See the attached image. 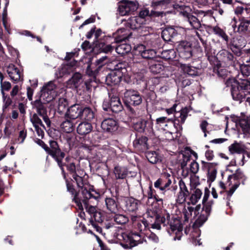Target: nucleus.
Wrapping results in <instances>:
<instances>
[{"label": "nucleus", "instance_id": "nucleus-38", "mask_svg": "<svg viewBox=\"0 0 250 250\" xmlns=\"http://www.w3.org/2000/svg\"><path fill=\"white\" fill-rule=\"evenodd\" d=\"M229 150L230 153L231 154H240L244 152V148L243 145L237 142H235L233 144H231L229 147Z\"/></svg>", "mask_w": 250, "mask_h": 250}, {"label": "nucleus", "instance_id": "nucleus-5", "mask_svg": "<svg viewBox=\"0 0 250 250\" xmlns=\"http://www.w3.org/2000/svg\"><path fill=\"white\" fill-rule=\"evenodd\" d=\"M226 84L228 87H231V95L234 101L241 103L245 99L247 94L245 91L241 90L239 87H236L237 81L234 78L228 79L226 82Z\"/></svg>", "mask_w": 250, "mask_h": 250}, {"label": "nucleus", "instance_id": "nucleus-47", "mask_svg": "<svg viewBox=\"0 0 250 250\" xmlns=\"http://www.w3.org/2000/svg\"><path fill=\"white\" fill-rule=\"evenodd\" d=\"M146 157L148 161L152 164H156L160 160V158L155 151H148Z\"/></svg>", "mask_w": 250, "mask_h": 250}, {"label": "nucleus", "instance_id": "nucleus-42", "mask_svg": "<svg viewBox=\"0 0 250 250\" xmlns=\"http://www.w3.org/2000/svg\"><path fill=\"white\" fill-rule=\"evenodd\" d=\"M82 80V75L79 73H75L72 77L68 81V84H71L75 87H77L80 83Z\"/></svg>", "mask_w": 250, "mask_h": 250}, {"label": "nucleus", "instance_id": "nucleus-22", "mask_svg": "<svg viewBox=\"0 0 250 250\" xmlns=\"http://www.w3.org/2000/svg\"><path fill=\"white\" fill-rule=\"evenodd\" d=\"M122 75L120 71H112L106 77L105 82L107 85H115L121 81Z\"/></svg>", "mask_w": 250, "mask_h": 250}, {"label": "nucleus", "instance_id": "nucleus-62", "mask_svg": "<svg viewBox=\"0 0 250 250\" xmlns=\"http://www.w3.org/2000/svg\"><path fill=\"white\" fill-rule=\"evenodd\" d=\"M179 186L180 188V192H183L184 193H188V188L186 186L185 182L183 180L179 181Z\"/></svg>", "mask_w": 250, "mask_h": 250}, {"label": "nucleus", "instance_id": "nucleus-57", "mask_svg": "<svg viewBox=\"0 0 250 250\" xmlns=\"http://www.w3.org/2000/svg\"><path fill=\"white\" fill-rule=\"evenodd\" d=\"M189 168L191 174H196L199 171V164L195 161L192 160L190 162Z\"/></svg>", "mask_w": 250, "mask_h": 250}, {"label": "nucleus", "instance_id": "nucleus-27", "mask_svg": "<svg viewBox=\"0 0 250 250\" xmlns=\"http://www.w3.org/2000/svg\"><path fill=\"white\" fill-rule=\"evenodd\" d=\"M217 56L222 62H224L227 64H229L232 63L233 56L232 54L228 51L226 50H222L219 52Z\"/></svg>", "mask_w": 250, "mask_h": 250}, {"label": "nucleus", "instance_id": "nucleus-15", "mask_svg": "<svg viewBox=\"0 0 250 250\" xmlns=\"http://www.w3.org/2000/svg\"><path fill=\"white\" fill-rule=\"evenodd\" d=\"M103 108L105 110H108L110 108L113 112H119L122 110L123 106L121 104L120 100L118 97H112L110 100V103L109 106L106 105V102H104L103 103Z\"/></svg>", "mask_w": 250, "mask_h": 250}, {"label": "nucleus", "instance_id": "nucleus-25", "mask_svg": "<svg viewBox=\"0 0 250 250\" xmlns=\"http://www.w3.org/2000/svg\"><path fill=\"white\" fill-rule=\"evenodd\" d=\"M76 62L74 61L70 63H67L62 65L61 67L58 68V74H57V75H58L59 77H61L65 74H69L70 73L74 72V66L76 64Z\"/></svg>", "mask_w": 250, "mask_h": 250}, {"label": "nucleus", "instance_id": "nucleus-6", "mask_svg": "<svg viewBox=\"0 0 250 250\" xmlns=\"http://www.w3.org/2000/svg\"><path fill=\"white\" fill-rule=\"evenodd\" d=\"M189 111V109L186 107L176 112L174 114V127L177 131L182 129V125L185 122Z\"/></svg>", "mask_w": 250, "mask_h": 250}, {"label": "nucleus", "instance_id": "nucleus-46", "mask_svg": "<svg viewBox=\"0 0 250 250\" xmlns=\"http://www.w3.org/2000/svg\"><path fill=\"white\" fill-rule=\"evenodd\" d=\"M234 12L237 15H242V18H245L247 16L250 17V8L238 6L235 9Z\"/></svg>", "mask_w": 250, "mask_h": 250}, {"label": "nucleus", "instance_id": "nucleus-51", "mask_svg": "<svg viewBox=\"0 0 250 250\" xmlns=\"http://www.w3.org/2000/svg\"><path fill=\"white\" fill-rule=\"evenodd\" d=\"M114 221L118 224L123 225L128 222L127 216L123 214H116L114 217Z\"/></svg>", "mask_w": 250, "mask_h": 250}, {"label": "nucleus", "instance_id": "nucleus-39", "mask_svg": "<svg viewBox=\"0 0 250 250\" xmlns=\"http://www.w3.org/2000/svg\"><path fill=\"white\" fill-rule=\"evenodd\" d=\"M117 34L118 36L116 38L117 42H121L128 39L131 34L125 28H121L117 30Z\"/></svg>", "mask_w": 250, "mask_h": 250}, {"label": "nucleus", "instance_id": "nucleus-61", "mask_svg": "<svg viewBox=\"0 0 250 250\" xmlns=\"http://www.w3.org/2000/svg\"><path fill=\"white\" fill-rule=\"evenodd\" d=\"M99 46L101 48L102 50L105 53L110 52L113 49V47H112L111 45L105 44L103 43H100Z\"/></svg>", "mask_w": 250, "mask_h": 250}, {"label": "nucleus", "instance_id": "nucleus-18", "mask_svg": "<svg viewBox=\"0 0 250 250\" xmlns=\"http://www.w3.org/2000/svg\"><path fill=\"white\" fill-rule=\"evenodd\" d=\"M82 107L78 104L71 105L67 110L65 118L75 120L81 116Z\"/></svg>", "mask_w": 250, "mask_h": 250}, {"label": "nucleus", "instance_id": "nucleus-20", "mask_svg": "<svg viewBox=\"0 0 250 250\" xmlns=\"http://www.w3.org/2000/svg\"><path fill=\"white\" fill-rule=\"evenodd\" d=\"M153 123L151 122H147L145 120H141L133 125L134 128L138 132H144L145 130L147 132L152 131Z\"/></svg>", "mask_w": 250, "mask_h": 250}, {"label": "nucleus", "instance_id": "nucleus-31", "mask_svg": "<svg viewBox=\"0 0 250 250\" xmlns=\"http://www.w3.org/2000/svg\"><path fill=\"white\" fill-rule=\"evenodd\" d=\"M145 20L139 16L132 17L127 21V23L130 27L133 29L139 28L144 22Z\"/></svg>", "mask_w": 250, "mask_h": 250}, {"label": "nucleus", "instance_id": "nucleus-14", "mask_svg": "<svg viewBox=\"0 0 250 250\" xmlns=\"http://www.w3.org/2000/svg\"><path fill=\"white\" fill-rule=\"evenodd\" d=\"M232 27L234 30H236L239 33H245L250 28V20H246L245 18H242L240 20V23L237 27L236 20L234 18L232 20L230 23Z\"/></svg>", "mask_w": 250, "mask_h": 250}, {"label": "nucleus", "instance_id": "nucleus-60", "mask_svg": "<svg viewBox=\"0 0 250 250\" xmlns=\"http://www.w3.org/2000/svg\"><path fill=\"white\" fill-rule=\"evenodd\" d=\"M188 193H184L183 192H179L176 198V202L179 204L185 203Z\"/></svg>", "mask_w": 250, "mask_h": 250}, {"label": "nucleus", "instance_id": "nucleus-52", "mask_svg": "<svg viewBox=\"0 0 250 250\" xmlns=\"http://www.w3.org/2000/svg\"><path fill=\"white\" fill-rule=\"evenodd\" d=\"M246 179L245 175L240 169H237L234 174L230 175L228 177V181H230L231 179L235 180L239 179L246 180Z\"/></svg>", "mask_w": 250, "mask_h": 250}, {"label": "nucleus", "instance_id": "nucleus-53", "mask_svg": "<svg viewBox=\"0 0 250 250\" xmlns=\"http://www.w3.org/2000/svg\"><path fill=\"white\" fill-rule=\"evenodd\" d=\"M182 68L185 73H187L189 75L195 76L197 74L196 69L194 67H191L189 65L186 64L183 65L182 66Z\"/></svg>", "mask_w": 250, "mask_h": 250}, {"label": "nucleus", "instance_id": "nucleus-50", "mask_svg": "<svg viewBox=\"0 0 250 250\" xmlns=\"http://www.w3.org/2000/svg\"><path fill=\"white\" fill-rule=\"evenodd\" d=\"M236 87L246 93L247 91L250 90V82L247 80H242L240 82H237Z\"/></svg>", "mask_w": 250, "mask_h": 250}, {"label": "nucleus", "instance_id": "nucleus-3", "mask_svg": "<svg viewBox=\"0 0 250 250\" xmlns=\"http://www.w3.org/2000/svg\"><path fill=\"white\" fill-rule=\"evenodd\" d=\"M72 177L76 181L78 187L82 188V194L84 198L91 199L93 198L96 199V197L92 193L94 191L87 184L88 175L86 174L83 170L78 169V173L73 174Z\"/></svg>", "mask_w": 250, "mask_h": 250}, {"label": "nucleus", "instance_id": "nucleus-24", "mask_svg": "<svg viewBox=\"0 0 250 250\" xmlns=\"http://www.w3.org/2000/svg\"><path fill=\"white\" fill-rule=\"evenodd\" d=\"M6 71L9 76L12 80L17 82L21 79V72L14 64H9L7 67Z\"/></svg>", "mask_w": 250, "mask_h": 250}, {"label": "nucleus", "instance_id": "nucleus-9", "mask_svg": "<svg viewBox=\"0 0 250 250\" xmlns=\"http://www.w3.org/2000/svg\"><path fill=\"white\" fill-rule=\"evenodd\" d=\"M140 205V202L133 198H125L122 201L123 209L128 212L136 213Z\"/></svg>", "mask_w": 250, "mask_h": 250}, {"label": "nucleus", "instance_id": "nucleus-16", "mask_svg": "<svg viewBox=\"0 0 250 250\" xmlns=\"http://www.w3.org/2000/svg\"><path fill=\"white\" fill-rule=\"evenodd\" d=\"M200 209V207L199 206L195 208L190 206L185 207L183 211L184 221L188 222L189 219L195 218L199 213Z\"/></svg>", "mask_w": 250, "mask_h": 250}, {"label": "nucleus", "instance_id": "nucleus-23", "mask_svg": "<svg viewBox=\"0 0 250 250\" xmlns=\"http://www.w3.org/2000/svg\"><path fill=\"white\" fill-rule=\"evenodd\" d=\"M102 129L107 132H112L117 129L116 122L112 119H107L104 120L101 124Z\"/></svg>", "mask_w": 250, "mask_h": 250}, {"label": "nucleus", "instance_id": "nucleus-34", "mask_svg": "<svg viewBox=\"0 0 250 250\" xmlns=\"http://www.w3.org/2000/svg\"><path fill=\"white\" fill-rule=\"evenodd\" d=\"M73 120L66 118L65 120L62 122L61 125V127L64 131L67 133H70L73 131L74 124L73 123Z\"/></svg>", "mask_w": 250, "mask_h": 250}, {"label": "nucleus", "instance_id": "nucleus-35", "mask_svg": "<svg viewBox=\"0 0 250 250\" xmlns=\"http://www.w3.org/2000/svg\"><path fill=\"white\" fill-rule=\"evenodd\" d=\"M81 117L86 121H91L95 118V113L91 108L86 107L82 108Z\"/></svg>", "mask_w": 250, "mask_h": 250}, {"label": "nucleus", "instance_id": "nucleus-44", "mask_svg": "<svg viewBox=\"0 0 250 250\" xmlns=\"http://www.w3.org/2000/svg\"><path fill=\"white\" fill-rule=\"evenodd\" d=\"M70 158L69 157H66L65 159V161L67 163V164H64L63 163H62L63 165V167L65 165L66 166V167H67V169L70 172V173H72L73 174H74L75 173H78V170L76 171V166H75V164L74 162H71L70 161ZM63 170H64V168L63 167ZM62 173H64V172H62Z\"/></svg>", "mask_w": 250, "mask_h": 250}, {"label": "nucleus", "instance_id": "nucleus-32", "mask_svg": "<svg viewBox=\"0 0 250 250\" xmlns=\"http://www.w3.org/2000/svg\"><path fill=\"white\" fill-rule=\"evenodd\" d=\"M205 167L208 170V179L211 182H213L216 178L217 169L215 167V165L214 163H206Z\"/></svg>", "mask_w": 250, "mask_h": 250}, {"label": "nucleus", "instance_id": "nucleus-12", "mask_svg": "<svg viewBox=\"0 0 250 250\" xmlns=\"http://www.w3.org/2000/svg\"><path fill=\"white\" fill-rule=\"evenodd\" d=\"M156 126L159 130H170L174 127L173 120L165 117L158 118L156 120Z\"/></svg>", "mask_w": 250, "mask_h": 250}, {"label": "nucleus", "instance_id": "nucleus-59", "mask_svg": "<svg viewBox=\"0 0 250 250\" xmlns=\"http://www.w3.org/2000/svg\"><path fill=\"white\" fill-rule=\"evenodd\" d=\"M213 204V201L212 200H209L205 203H203V208L202 210L205 211V212H206L208 214H210L211 207Z\"/></svg>", "mask_w": 250, "mask_h": 250}, {"label": "nucleus", "instance_id": "nucleus-56", "mask_svg": "<svg viewBox=\"0 0 250 250\" xmlns=\"http://www.w3.org/2000/svg\"><path fill=\"white\" fill-rule=\"evenodd\" d=\"M196 174H190V183L192 187H196L200 184L199 178Z\"/></svg>", "mask_w": 250, "mask_h": 250}, {"label": "nucleus", "instance_id": "nucleus-49", "mask_svg": "<svg viewBox=\"0 0 250 250\" xmlns=\"http://www.w3.org/2000/svg\"><path fill=\"white\" fill-rule=\"evenodd\" d=\"M209 214L205 212V211L202 210L200 215L197 217L195 223L197 225H202L207 220Z\"/></svg>", "mask_w": 250, "mask_h": 250}, {"label": "nucleus", "instance_id": "nucleus-48", "mask_svg": "<svg viewBox=\"0 0 250 250\" xmlns=\"http://www.w3.org/2000/svg\"><path fill=\"white\" fill-rule=\"evenodd\" d=\"M30 121L32 123L34 127H37L38 126H41L42 128H45V126L42 124L41 119L39 117L38 115L36 113L33 114L30 117Z\"/></svg>", "mask_w": 250, "mask_h": 250}, {"label": "nucleus", "instance_id": "nucleus-63", "mask_svg": "<svg viewBox=\"0 0 250 250\" xmlns=\"http://www.w3.org/2000/svg\"><path fill=\"white\" fill-rule=\"evenodd\" d=\"M172 130V129H170V130H167L165 132V138L168 141H172L174 139V136L173 135Z\"/></svg>", "mask_w": 250, "mask_h": 250}, {"label": "nucleus", "instance_id": "nucleus-10", "mask_svg": "<svg viewBox=\"0 0 250 250\" xmlns=\"http://www.w3.org/2000/svg\"><path fill=\"white\" fill-rule=\"evenodd\" d=\"M125 102L134 105H139L142 101V97L138 91L127 90L124 93Z\"/></svg>", "mask_w": 250, "mask_h": 250}, {"label": "nucleus", "instance_id": "nucleus-55", "mask_svg": "<svg viewBox=\"0 0 250 250\" xmlns=\"http://www.w3.org/2000/svg\"><path fill=\"white\" fill-rule=\"evenodd\" d=\"M68 104L67 100L63 98H61L58 101V108L59 111L62 112Z\"/></svg>", "mask_w": 250, "mask_h": 250}, {"label": "nucleus", "instance_id": "nucleus-43", "mask_svg": "<svg viewBox=\"0 0 250 250\" xmlns=\"http://www.w3.org/2000/svg\"><path fill=\"white\" fill-rule=\"evenodd\" d=\"M102 221L103 218L101 213L98 211H96L93 215H91L89 219V223L95 228L97 227L95 222H102Z\"/></svg>", "mask_w": 250, "mask_h": 250}, {"label": "nucleus", "instance_id": "nucleus-11", "mask_svg": "<svg viewBox=\"0 0 250 250\" xmlns=\"http://www.w3.org/2000/svg\"><path fill=\"white\" fill-rule=\"evenodd\" d=\"M177 50L181 57L185 59L190 58L192 55L191 44L187 41L181 42L178 45Z\"/></svg>", "mask_w": 250, "mask_h": 250}, {"label": "nucleus", "instance_id": "nucleus-26", "mask_svg": "<svg viewBox=\"0 0 250 250\" xmlns=\"http://www.w3.org/2000/svg\"><path fill=\"white\" fill-rule=\"evenodd\" d=\"M67 190L72 195H74L73 200L76 203L78 208L80 210L83 209V207L81 202L83 197L79 196V194L76 192L73 186L69 183L66 184Z\"/></svg>", "mask_w": 250, "mask_h": 250}, {"label": "nucleus", "instance_id": "nucleus-8", "mask_svg": "<svg viewBox=\"0 0 250 250\" xmlns=\"http://www.w3.org/2000/svg\"><path fill=\"white\" fill-rule=\"evenodd\" d=\"M41 100H37L34 102V107L36 109L37 112L39 115L42 117L47 127H49L51 122L47 116V112L45 104Z\"/></svg>", "mask_w": 250, "mask_h": 250}, {"label": "nucleus", "instance_id": "nucleus-41", "mask_svg": "<svg viewBox=\"0 0 250 250\" xmlns=\"http://www.w3.org/2000/svg\"><path fill=\"white\" fill-rule=\"evenodd\" d=\"M202 195L201 190L197 188L193 189V193L190 197V201L193 205L195 204L200 199Z\"/></svg>", "mask_w": 250, "mask_h": 250}, {"label": "nucleus", "instance_id": "nucleus-45", "mask_svg": "<svg viewBox=\"0 0 250 250\" xmlns=\"http://www.w3.org/2000/svg\"><path fill=\"white\" fill-rule=\"evenodd\" d=\"M212 30L215 35L222 38L227 42H228L229 37L223 29H221L219 27L216 26L213 27Z\"/></svg>", "mask_w": 250, "mask_h": 250}, {"label": "nucleus", "instance_id": "nucleus-19", "mask_svg": "<svg viewBox=\"0 0 250 250\" xmlns=\"http://www.w3.org/2000/svg\"><path fill=\"white\" fill-rule=\"evenodd\" d=\"M145 46L141 44L137 46L136 51L140 54L142 58L148 59L150 62L155 58L156 56V52L153 49H145Z\"/></svg>", "mask_w": 250, "mask_h": 250}, {"label": "nucleus", "instance_id": "nucleus-33", "mask_svg": "<svg viewBox=\"0 0 250 250\" xmlns=\"http://www.w3.org/2000/svg\"><path fill=\"white\" fill-rule=\"evenodd\" d=\"M149 68L152 73L158 74L163 70L164 66L161 62L153 60L150 62Z\"/></svg>", "mask_w": 250, "mask_h": 250}, {"label": "nucleus", "instance_id": "nucleus-64", "mask_svg": "<svg viewBox=\"0 0 250 250\" xmlns=\"http://www.w3.org/2000/svg\"><path fill=\"white\" fill-rule=\"evenodd\" d=\"M208 124L206 121H203L200 124V127L204 133V136H207V127Z\"/></svg>", "mask_w": 250, "mask_h": 250}, {"label": "nucleus", "instance_id": "nucleus-58", "mask_svg": "<svg viewBox=\"0 0 250 250\" xmlns=\"http://www.w3.org/2000/svg\"><path fill=\"white\" fill-rule=\"evenodd\" d=\"M27 136V131L23 128L19 132V134L17 139V141L19 144H22Z\"/></svg>", "mask_w": 250, "mask_h": 250}, {"label": "nucleus", "instance_id": "nucleus-2", "mask_svg": "<svg viewBox=\"0 0 250 250\" xmlns=\"http://www.w3.org/2000/svg\"><path fill=\"white\" fill-rule=\"evenodd\" d=\"M35 142L41 146L48 154L50 155L55 160L61 170H62V172H64L63 168V165L62 161L64 158L65 153L61 151L57 142L55 141H50L49 147L40 139H37Z\"/></svg>", "mask_w": 250, "mask_h": 250}, {"label": "nucleus", "instance_id": "nucleus-54", "mask_svg": "<svg viewBox=\"0 0 250 250\" xmlns=\"http://www.w3.org/2000/svg\"><path fill=\"white\" fill-rule=\"evenodd\" d=\"M88 199L84 198L83 197V199H82L81 202L82 204L83 203L84 204L87 211L88 212V213H89L91 216V215H93V214H94L97 211L96 208L92 206H88L87 204V200Z\"/></svg>", "mask_w": 250, "mask_h": 250}, {"label": "nucleus", "instance_id": "nucleus-30", "mask_svg": "<svg viewBox=\"0 0 250 250\" xmlns=\"http://www.w3.org/2000/svg\"><path fill=\"white\" fill-rule=\"evenodd\" d=\"M92 130L91 124L87 122H83L79 124L77 127V132L82 135L89 133Z\"/></svg>", "mask_w": 250, "mask_h": 250}, {"label": "nucleus", "instance_id": "nucleus-29", "mask_svg": "<svg viewBox=\"0 0 250 250\" xmlns=\"http://www.w3.org/2000/svg\"><path fill=\"white\" fill-rule=\"evenodd\" d=\"M177 34L176 30L172 27H168L164 29L162 32V37L166 42L170 41L171 39Z\"/></svg>", "mask_w": 250, "mask_h": 250}, {"label": "nucleus", "instance_id": "nucleus-7", "mask_svg": "<svg viewBox=\"0 0 250 250\" xmlns=\"http://www.w3.org/2000/svg\"><path fill=\"white\" fill-rule=\"evenodd\" d=\"M138 8V5L131 1H123L118 3V12L122 16L128 14L130 12L134 11Z\"/></svg>", "mask_w": 250, "mask_h": 250}, {"label": "nucleus", "instance_id": "nucleus-4", "mask_svg": "<svg viewBox=\"0 0 250 250\" xmlns=\"http://www.w3.org/2000/svg\"><path fill=\"white\" fill-rule=\"evenodd\" d=\"M57 86L52 82H49L44 85L41 91L40 100L44 103H49L57 95Z\"/></svg>", "mask_w": 250, "mask_h": 250}, {"label": "nucleus", "instance_id": "nucleus-17", "mask_svg": "<svg viewBox=\"0 0 250 250\" xmlns=\"http://www.w3.org/2000/svg\"><path fill=\"white\" fill-rule=\"evenodd\" d=\"M104 208V211L108 213H116L119 210L117 203L114 199L111 197L105 198Z\"/></svg>", "mask_w": 250, "mask_h": 250}, {"label": "nucleus", "instance_id": "nucleus-40", "mask_svg": "<svg viewBox=\"0 0 250 250\" xmlns=\"http://www.w3.org/2000/svg\"><path fill=\"white\" fill-rule=\"evenodd\" d=\"M114 173L117 179H124L127 175V171L125 167L118 166L114 168Z\"/></svg>", "mask_w": 250, "mask_h": 250}, {"label": "nucleus", "instance_id": "nucleus-28", "mask_svg": "<svg viewBox=\"0 0 250 250\" xmlns=\"http://www.w3.org/2000/svg\"><path fill=\"white\" fill-rule=\"evenodd\" d=\"M171 184L170 179L167 178H159L154 183V187L159 188L160 190L164 191L169 187Z\"/></svg>", "mask_w": 250, "mask_h": 250}, {"label": "nucleus", "instance_id": "nucleus-36", "mask_svg": "<svg viewBox=\"0 0 250 250\" xmlns=\"http://www.w3.org/2000/svg\"><path fill=\"white\" fill-rule=\"evenodd\" d=\"M191 156L188 152H185L182 154V158L179 160V164L181 168H185L188 163H190L192 161Z\"/></svg>", "mask_w": 250, "mask_h": 250}, {"label": "nucleus", "instance_id": "nucleus-13", "mask_svg": "<svg viewBox=\"0 0 250 250\" xmlns=\"http://www.w3.org/2000/svg\"><path fill=\"white\" fill-rule=\"evenodd\" d=\"M189 11V8L187 7L185 10L181 11L180 14L187 20L193 28L198 29L201 27L200 22L196 17L190 14Z\"/></svg>", "mask_w": 250, "mask_h": 250}, {"label": "nucleus", "instance_id": "nucleus-37", "mask_svg": "<svg viewBox=\"0 0 250 250\" xmlns=\"http://www.w3.org/2000/svg\"><path fill=\"white\" fill-rule=\"evenodd\" d=\"M116 52L124 55L131 51V46L127 43H121L115 47Z\"/></svg>", "mask_w": 250, "mask_h": 250}, {"label": "nucleus", "instance_id": "nucleus-21", "mask_svg": "<svg viewBox=\"0 0 250 250\" xmlns=\"http://www.w3.org/2000/svg\"><path fill=\"white\" fill-rule=\"evenodd\" d=\"M147 141V138L145 136L136 138L133 141V146L138 151H146L148 149Z\"/></svg>", "mask_w": 250, "mask_h": 250}, {"label": "nucleus", "instance_id": "nucleus-1", "mask_svg": "<svg viewBox=\"0 0 250 250\" xmlns=\"http://www.w3.org/2000/svg\"><path fill=\"white\" fill-rule=\"evenodd\" d=\"M161 224L167 227V231L169 234H171L172 232L175 233L174 240L181 239L183 227L179 219L171 218V215L166 211V213L162 216L155 215L154 222L150 224L151 228L160 230L161 229Z\"/></svg>", "mask_w": 250, "mask_h": 250}]
</instances>
